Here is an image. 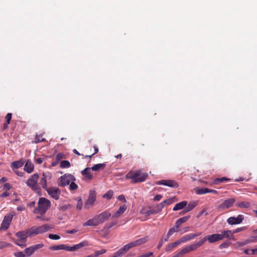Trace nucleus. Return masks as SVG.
I'll return each mask as SVG.
<instances>
[{
    "mask_svg": "<svg viewBox=\"0 0 257 257\" xmlns=\"http://www.w3.org/2000/svg\"><path fill=\"white\" fill-rule=\"evenodd\" d=\"M148 176V173L141 170L131 171L125 175V178L131 179L132 183H138L145 181Z\"/></svg>",
    "mask_w": 257,
    "mask_h": 257,
    "instance_id": "1",
    "label": "nucleus"
},
{
    "mask_svg": "<svg viewBox=\"0 0 257 257\" xmlns=\"http://www.w3.org/2000/svg\"><path fill=\"white\" fill-rule=\"evenodd\" d=\"M38 204V208L35 209V212L41 215L44 214L51 206L50 201L44 197L39 199Z\"/></svg>",
    "mask_w": 257,
    "mask_h": 257,
    "instance_id": "2",
    "label": "nucleus"
},
{
    "mask_svg": "<svg viewBox=\"0 0 257 257\" xmlns=\"http://www.w3.org/2000/svg\"><path fill=\"white\" fill-rule=\"evenodd\" d=\"M18 237L17 239H14L16 244L23 248L27 246V239L28 237V230L27 231H19L15 233Z\"/></svg>",
    "mask_w": 257,
    "mask_h": 257,
    "instance_id": "3",
    "label": "nucleus"
},
{
    "mask_svg": "<svg viewBox=\"0 0 257 257\" xmlns=\"http://www.w3.org/2000/svg\"><path fill=\"white\" fill-rule=\"evenodd\" d=\"M39 177L38 174L35 173L32 175L26 182L27 185L37 192H39L41 190L39 185L38 184Z\"/></svg>",
    "mask_w": 257,
    "mask_h": 257,
    "instance_id": "4",
    "label": "nucleus"
},
{
    "mask_svg": "<svg viewBox=\"0 0 257 257\" xmlns=\"http://www.w3.org/2000/svg\"><path fill=\"white\" fill-rule=\"evenodd\" d=\"M51 227L48 224H44L38 227H32L28 230L29 235H37L48 231Z\"/></svg>",
    "mask_w": 257,
    "mask_h": 257,
    "instance_id": "5",
    "label": "nucleus"
},
{
    "mask_svg": "<svg viewBox=\"0 0 257 257\" xmlns=\"http://www.w3.org/2000/svg\"><path fill=\"white\" fill-rule=\"evenodd\" d=\"M75 181L74 176L70 174H65L61 176L58 180V184L59 186L64 187L69 185L71 181Z\"/></svg>",
    "mask_w": 257,
    "mask_h": 257,
    "instance_id": "6",
    "label": "nucleus"
},
{
    "mask_svg": "<svg viewBox=\"0 0 257 257\" xmlns=\"http://www.w3.org/2000/svg\"><path fill=\"white\" fill-rule=\"evenodd\" d=\"M96 193L94 190H90L89 191V196L85 202L84 206V208L86 209H88L94 204L95 201H96Z\"/></svg>",
    "mask_w": 257,
    "mask_h": 257,
    "instance_id": "7",
    "label": "nucleus"
},
{
    "mask_svg": "<svg viewBox=\"0 0 257 257\" xmlns=\"http://www.w3.org/2000/svg\"><path fill=\"white\" fill-rule=\"evenodd\" d=\"M111 213L108 210H105L102 213L95 216L98 224H102L107 220L111 216Z\"/></svg>",
    "mask_w": 257,
    "mask_h": 257,
    "instance_id": "8",
    "label": "nucleus"
},
{
    "mask_svg": "<svg viewBox=\"0 0 257 257\" xmlns=\"http://www.w3.org/2000/svg\"><path fill=\"white\" fill-rule=\"evenodd\" d=\"M14 215V213H10L9 214H8L4 217V219L1 224L2 229L6 230L9 227Z\"/></svg>",
    "mask_w": 257,
    "mask_h": 257,
    "instance_id": "9",
    "label": "nucleus"
},
{
    "mask_svg": "<svg viewBox=\"0 0 257 257\" xmlns=\"http://www.w3.org/2000/svg\"><path fill=\"white\" fill-rule=\"evenodd\" d=\"M156 184L167 186L173 188H177L179 186L176 181L173 180H162L157 182Z\"/></svg>",
    "mask_w": 257,
    "mask_h": 257,
    "instance_id": "10",
    "label": "nucleus"
},
{
    "mask_svg": "<svg viewBox=\"0 0 257 257\" xmlns=\"http://www.w3.org/2000/svg\"><path fill=\"white\" fill-rule=\"evenodd\" d=\"M48 194L53 198L55 200H58L59 198V196L61 193L60 190L58 188L56 187H50L48 188L46 190Z\"/></svg>",
    "mask_w": 257,
    "mask_h": 257,
    "instance_id": "11",
    "label": "nucleus"
},
{
    "mask_svg": "<svg viewBox=\"0 0 257 257\" xmlns=\"http://www.w3.org/2000/svg\"><path fill=\"white\" fill-rule=\"evenodd\" d=\"M235 202V199L232 198L225 200L218 206V209L220 211L228 208L232 206Z\"/></svg>",
    "mask_w": 257,
    "mask_h": 257,
    "instance_id": "12",
    "label": "nucleus"
},
{
    "mask_svg": "<svg viewBox=\"0 0 257 257\" xmlns=\"http://www.w3.org/2000/svg\"><path fill=\"white\" fill-rule=\"evenodd\" d=\"M244 219L243 215H238L236 217H230L227 219V222L229 224L234 225L241 223Z\"/></svg>",
    "mask_w": 257,
    "mask_h": 257,
    "instance_id": "13",
    "label": "nucleus"
},
{
    "mask_svg": "<svg viewBox=\"0 0 257 257\" xmlns=\"http://www.w3.org/2000/svg\"><path fill=\"white\" fill-rule=\"evenodd\" d=\"M131 248L132 246L130 243L124 245L123 247L120 248L118 250L115 252L112 257H118L121 256L124 254Z\"/></svg>",
    "mask_w": 257,
    "mask_h": 257,
    "instance_id": "14",
    "label": "nucleus"
},
{
    "mask_svg": "<svg viewBox=\"0 0 257 257\" xmlns=\"http://www.w3.org/2000/svg\"><path fill=\"white\" fill-rule=\"evenodd\" d=\"M43 177H42L40 180L39 184L42 186V187L45 189L47 190L48 188H47V179H50L51 178V174L49 173L43 174Z\"/></svg>",
    "mask_w": 257,
    "mask_h": 257,
    "instance_id": "15",
    "label": "nucleus"
},
{
    "mask_svg": "<svg viewBox=\"0 0 257 257\" xmlns=\"http://www.w3.org/2000/svg\"><path fill=\"white\" fill-rule=\"evenodd\" d=\"M220 237H221V236L219 235V233L213 234L205 236L206 240H208L209 243H213L221 240Z\"/></svg>",
    "mask_w": 257,
    "mask_h": 257,
    "instance_id": "16",
    "label": "nucleus"
},
{
    "mask_svg": "<svg viewBox=\"0 0 257 257\" xmlns=\"http://www.w3.org/2000/svg\"><path fill=\"white\" fill-rule=\"evenodd\" d=\"M196 193L197 194H203L208 193H212L214 194H217L218 192L216 190L210 189L207 188L198 189L196 190Z\"/></svg>",
    "mask_w": 257,
    "mask_h": 257,
    "instance_id": "17",
    "label": "nucleus"
},
{
    "mask_svg": "<svg viewBox=\"0 0 257 257\" xmlns=\"http://www.w3.org/2000/svg\"><path fill=\"white\" fill-rule=\"evenodd\" d=\"M91 168H86L83 170L81 171L82 175L85 178L86 180H91L93 176L91 173Z\"/></svg>",
    "mask_w": 257,
    "mask_h": 257,
    "instance_id": "18",
    "label": "nucleus"
},
{
    "mask_svg": "<svg viewBox=\"0 0 257 257\" xmlns=\"http://www.w3.org/2000/svg\"><path fill=\"white\" fill-rule=\"evenodd\" d=\"M148 240V238L147 237H145L143 238H141L138 239L134 241L130 242V244L132 246V247L140 245L146 243Z\"/></svg>",
    "mask_w": 257,
    "mask_h": 257,
    "instance_id": "19",
    "label": "nucleus"
},
{
    "mask_svg": "<svg viewBox=\"0 0 257 257\" xmlns=\"http://www.w3.org/2000/svg\"><path fill=\"white\" fill-rule=\"evenodd\" d=\"M126 209V206L125 205L120 206L118 210L112 215V217L117 218L119 217L124 212Z\"/></svg>",
    "mask_w": 257,
    "mask_h": 257,
    "instance_id": "20",
    "label": "nucleus"
},
{
    "mask_svg": "<svg viewBox=\"0 0 257 257\" xmlns=\"http://www.w3.org/2000/svg\"><path fill=\"white\" fill-rule=\"evenodd\" d=\"M34 167L33 164L30 160H28L24 166V169L27 173H31L33 171Z\"/></svg>",
    "mask_w": 257,
    "mask_h": 257,
    "instance_id": "21",
    "label": "nucleus"
},
{
    "mask_svg": "<svg viewBox=\"0 0 257 257\" xmlns=\"http://www.w3.org/2000/svg\"><path fill=\"white\" fill-rule=\"evenodd\" d=\"M99 225L95 216L93 217L92 219H90L85 222L83 224L84 226H95Z\"/></svg>",
    "mask_w": 257,
    "mask_h": 257,
    "instance_id": "22",
    "label": "nucleus"
},
{
    "mask_svg": "<svg viewBox=\"0 0 257 257\" xmlns=\"http://www.w3.org/2000/svg\"><path fill=\"white\" fill-rule=\"evenodd\" d=\"M187 202L186 201H183L182 202H180L175 204L173 210L174 211H177L179 210H181V209L184 208L185 207H186L187 206Z\"/></svg>",
    "mask_w": 257,
    "mask_h": 257,
    "instance_id": "23",
    "label": "nucleus"
},
{
    "mask_svg": "<svg viewBox=\"0 0 257 257\" xmlns=\"http://www.w3.org/2000/svg\"><path fill=\"white\" fill-rule=\"evenodd\" d=\"M219 235L221 236V239H223L224 238H230L232 236V232L231 230H225L222 231Z\"/></svg>",
    "mask_w": 257,
    "mask_h": 257,
    "instance_id": "24",
    "label": "nucleus"
},
{
    "mask_svg": "<svg viewBox=\"0 0 257 257\" xmlns=\"http://www.w3.org/2000/svg\"><path fill=\"white\" fill-rule=\"evenodd\" d=\"M23 165H24V162H23V161H22L21 160L13 162L11 164V168L13 169H18V168H19L22 167L23 166Z\"/></svg>",
    "mask_w": 257,
    "mask_h": 257,
    "instance_id": "25",
    "label": "nucleus"
},
{
    "mask_svg": "<svg viewBox=\"0 0 257 257\" xmlns=\"http://www.w3.org/2000/svg\"><path fill=\"white\" fill-rule=\"evenodd\" d=\"M105 166H106V165L104 163L97 164L94 165L93 167H92L91 168V169L93 171H98L99 170L103 169L105 168Z\"/></svg>",
    "mask_w": 257,
    "mask_h": 257,
    "instance_id": "26",
    "label": "nucleus"
},
{
    "mask_svg": "<svg viewBox=\"0 0 257 257\" xmlns=\"http://www.w3.org/2000/svg\"><path fill=\"white\" fill-rule=\"evenodd\" d=\"M88 245L87 241H83L80 243L73 246V251L80 249V248Z\"/></svg>",
    "mask_w": 257,
    "mask_h": 257,
    "instance_id": "27",
    "label": "nucleus"
},
{
    "mask_svg": "<svg viewBox=\"0 0 257 257\" xmlns=\"http://www.w3.org/2000/svg\"><path fill=\"white\" fill-rule=\"evenodd\" d=\"M230 179L224 177L221 178H217L213 180L212 183L214 185H217L220 183L228 181Z\"/></svg>",
    "mask_w": 257,
    "mask_h": 257,
    "instance_id": "28",
    "label": "nucleus"
},
{
    "mask_svg": "<svg viewBox=\"0 0 257 257\" xmlns=\"http://www.w3.org/2000/svg\"><path fill=\"white\" fill-rule=\"evenodd\" d=\"M177 201V198L175 197H173L170 198L168 199H166L162 202L163 203V204H164V207H165V206L170 205L175 202H176Z\"/></svg>",
    "mask_w": 257,
    "mask_h": 257,
    "instance_id": "29",
    "label": "nucleus"
},
{
    "mask_svg": "<svg viewBox=\"0 0 257 257\" xmlns=\"http://www.w3.org/2000/svg\"><path fill=\"white\" fill-rule=\"evenodd\" d=\"M196 205L197 203L195 202H190L187 205V206L186 207L184 212H188L192 210Z\"/></svg>",
    "mask_w": 257,
    "mask_h": 257,
    "instance_id": "30",
    "label": "nucleus"
},
{
    "mask_svg": "<svg viewBox=\"0 0 257 257\" xmlns=\"http://www.w3.org/2000/svg\"><path fill=\"white\" fill-rule=\"evenodd\" d=\"M77 201L76 209L78 210H81L83 206V201L81 198H76L75 199Z\"/></svg>",
    "mask_w": 257,
    "mask_h": 257,
    "instance_id": "31",
    "label": "nucleus"
},
{
    "mask_svg": "<svg viewBox=\"0 0 257 257\" xmlns=\"http://www.w3.org/2000/svg\"><path fill=\"white\" fill-rule=\"evenodd\" d=\"M141 213L142 214H145L146 217H148L151 215L154 214H157L156 211L155 209H150L148 211H145V210H142L141 211Z\"/></svg>",
    "mask_w": 257,
    "mask_h": 257,
    "instance_id": "32",
    "label": "nucleus"
},
{
    "mask_svg": "<svg viewBox=\"0 0 257 257\" xmlns=\"http://www.w3.org/2000/svg\"><path fill=\"white\" fill-rule=\"evenodd\" d=\"M24 252L25 253L26 256H30L34 252V249L32 246H31L29 247L26 248L24 250Z\"/></svg>",
    "mask_w": 257,
    "mask_h": 257,
    "instance_id": "33",
    "label": "nucleus"
},
{
    "mask_svg": "<svg viewBox=\"0 0 257 257\" xmlns=\"http://www.w3.org/2000/svg\"><path fill=\"white\" fill-rule=\"evenodd\" d=\"M70 166V163L68 161L63 160L60 162V167L61 168H69Z\"/></svg>",
    "mask_w": 257,
    "mask_h": 257,
    "instance_id": "34",
    "label": "nucleus"
},
{
    "mask_svg": "<svg viewBox=\"0 0 257 257\" xmlns=\"http://www.w3.org/2000/svg\"><path fill=\"white\" fill-rule=\"evenodd\" d=\"M236 205L240 208H248L250 206V204L248 202L242 201L237 203Z\"/></svg>",
    "mask_w": 257,
    "mask_h": 257,
    "instance_id": "35",
    "label": "nucleus"
},
{
    "mask_svg": "<svg viewBox=\"0 0 257 257\" xmlns=\"http://www.w3.org/2000/svg\"><path fill=\"white\" fill-rule=\"evenodd\" d=\"M113 195V192L112 190H110L108 191L106 193L103 195V198H106L108 200L110 199Z\"/></svg>",
    "mask_w": 257,
    "mask_h": 257,
    "instance_id": "36",
    "label": "nucleus"
},
{
    "mask_svg": "<svg viewBox=\"0 0 257 257\" xmlns=\"http://www.w3.org/2000/svg\"><path fill=\"white\" fill-rule=\"evenodd\" d=\"M201 234V232H198V233H194V234L190 233V234L186 235V236H187L188 240H190L194 239V238H195L197 236L200 235Z\"/></svg>",
    "mask_w": 257,
    "mask_h": 257,
    "instance_id": "37",
    "label": "nucleus"
},
{
    "mask_svg": "<svg viewBox=\"0 0 257 257\" xmlns=\"http://www.w3.org/2000/svg\"><path fill=\"white\" fill-rule=\"evenodd\" d=\"M117 223V221H112L110 223H106L104 227V229L106 228L107 229H109L112 226L115 225Z\"/></svg>",
    "mask_w": 257,
    "mask_h": 257,
    "instance_id": "38",
    "label": "nucleus"
},
{
    "mask_svg": "<svg viewBox=\"0 0 257 257\" xmlns=\"http://www.w3.org/2000/svg\"><path fill=\"white\" fill-rule=\"evenodd\" d=\"M256 252H257V248H253L251 250L246 249L244 250V252L246 254H254L256 253Z\"/></svg>",
    "mask_w": 257,
    "mask_h": 257,
    "instance_id": "39",
    "label": "nucleus"
},
{
    "mask_svg": "<svg viewBox=\"0 0 257 257\" xmlns=\"http://www.w3.org/2000/svg\"><path fill=\"white\" fill-rule=\"evenodd\" d=\"M164 207V205L163 204V203L161 202L156 206V209L155 210L156 211V213H158L160 212Z\"/></svg>",
    "mask_w": 257,
    "mask_h": 257,
    "instance_id": "40",
    "label": "nucleus"
},
{
    "mask_svg": "<svg viewBox=\"0 0 257 257\" xmlns=\"http://www.w3.org/2000/svg\"><path fill=\"white\" fill-rule=\"evenodd\" d=\"M106 251L105 249H101L99 250H96L94 252V255H92L94 257H96L100 254H104Z\"/></svg>",
    "mask_w": 257,
    "mask_h": 257,
    "instance_id": "41",
    "label": "nucleus"
},
{
    "mask_svg": "<svg viewBox=\"0 0 257 257\" xmlns=\"http://www.w3.org/2000/svg\"><path fill=\"white\" fill-rule=\"evenodd\" d=\"M179 231V229H176L175 228H174V227L171 228L168 233H167V237H170L171 236L174 232H177V231Z\"/></svg>",
    "mask_w": 257,
    "mask_h": 257,
    "instance_id": "42",
    "label": "nucleus"
},
{
    "mask_svg": "<svg viewBox=\"0 0 257 257\" xmlns=\"http://www.w3.org/2000/svg\"><path fill=\"white\" fill-rule=\"evenodd\" d=\"M189 252V249L188 248V247L186 246L183 248H182L180 251H179V254L181 255V256L188 253Z\"/></svg>",
    "mask_w": 257,
    "mask_h": 257,
    "instance_id": "43",
    "label": "nucleus"
},
{
    "mask_svg": "<svg viewBox=\"0 0 257 257\" xmlns=\"http://www.w3.org/2000/svg\"><path fill=\"white\" fill-rule=\"evenodd\" d=\"M11 243H8L5 241H0V249H2L4 247L11 246Z\"/></svg>",
    "mask_w": 257,
    "mask_h": 257,
    "instance_id": "44",
    "label": "nucleus"
},
{
    "mask_svg": "<svg viewBox=\"0 0 257 257\" xmlns=\"http://www.w3.org/2000/svg\"><path fill=\"white\" fill-rule=\"evenodd\" d=\"M78 186L74 183V181H71L70 183L69 189L70 190H75L77 189Z\"/></svg>",
    "mask_w": 257,
    "mask_h": 257,
    "instance_id": "45",
    "label": "nucleus"
},
{
    "mask_svg": "<svg viewBox=\"0 0 257 257\" xmlns=\"http://www.w3.org/2000/svg\"><path fill=\"white\" fill-rule=\"evenodd\" d=\"M206 241V238L205 236L201 239L200 240L198 241L197 242L195 243V244L198 248L199 247L202 246L203 244Z\"/></svg>",
    "mask_w": 257,
    "mask_h": 257,
    "instance_id": "46",
    "label": "nucleus"
},
{
    "mask_svg": "<svg viewBox=\"0 0 257 257\" xmlns=\"http://www.w3.org/2000/svg\"><path fill=\"white\" fill-rule=\"evenodd\" d=\"M62 249L65 250L69 251H73V246H69L64 244H61Z\"/></svg>",
    "mask_w": 257,
    "mask_h": 257,
    "instance_id": "47",
    "label": "nucleus"
},
{
    "mask_svg": "<svg viewBox=\"0 0 257 257\" xmlns=\"http://www.w3.org/2000/svg\"><path fill=\"white\" fill-rule=\"evenodd\" d=\"M49 249L51 250H58L62 249L61 244L58 245L51 246L49 247Z\"/></svg>",
    "mask_w": 257,
    "mask_h": 257,
    "instance_id": "48",
    "label": "nucleus"
},
{
    "mask_svg": "<svg viewBox=\"0 0 257 257\" xmlns=\"http://www.w3.org/2000/svg\"><path fill=\"white\" fill-rule=\"evenodd\" d=\"M14 256L15 257H25V256H26L24 251V252L19 251V252H15V253H14Z\"/></svg>",
    "mask_w": 257,
    "mask_h": 257,
    "instance_id": "49",
    "label": "nucleus"
},
{
    "mask_svg": "<svg viewBox=\"0 0 257 257\" xmlns=\"http://www.w3.org/2000/svg\"><path fill=\"white\" fill-rule=\"evenodd\" d=\"M189 252L196 250L198 247L195 243L191 244L187 246Z\"/></svg>",
    "mask_w": 257,
    "mask_h": 257,
    "instance_id": "50",
    "label": "nucleus"
},
{
    "mask_svg": "<svg viewBox=\"0 0 257 257\" xmlns=\"http://www.w3.org/2000/svg\"><path fill=\"white\" fill-rule=\"evenodd\" d=\"M189 218H190V216H184V217H181V218L178 219V220L182 224L183 223L186 222L189 219Z\"/></svg>",
    "mask_w": 257,
    "mask_h": 257,
    "instance_id": "51",
    "label": "nucleus"
},
{
    "mask_svg": "<svg viewBox=\"0 0 257 257\" xmlns=\"http://www.w3.org/2000/svg\"><path fill=\"white\" fill-rule=\"evenodd\" d=\"M49 238L51 239L58 240L60 238V237L57 234H50L49 235Z\"/></svg>",
    "mask_w": 257,
    "mask_h": 257,
    "instance_id": "52",
    "label": "nucleus"
},
{
    "mask_svg": "<svg viewBox=\"0 0 257 257\" xmlns=\"http://www.w3.org/2000/svg\"><path fill=\"white\" fill-rule=\"evenodd\" d=\"M43 246H44L43 244L39 243V244H36L34 245H32V246L33 248L34 249V251H35L36 250L42 248V247H43Z\"/></svg>",
    "mask_w": 257,
    "mask_h": 257,
    "instance_id": "53",
    "label": "nucleus"
},
{
    "mask_svg": "<svg viewBox=\"0 0 257 257\" xmlns=\"http://www.w3.org/2000/svg\"><path fill=\"white\" fill-rule=\"evenodd\" d=\"M12 116V113H8L6 116V122L8 124H10Z\"/></svg>",
    "mask_w": 257,
    "mask_h": 257,
    "instance_id": "54",
    "label": "nucleus"
},
{
    "mask_svg": "<svg viewBox=\"0 0 257 257\" xmlns=\"http://www.w3.org/2000/svg\"><path fill=\"white\" fill-rule=\"evenodd\" d=\"M181 243V242L180 241L179 239L175 241L174 242L170 244L171 247H173L174 248L176 247L178 245H179Z\"/></svg>",
    "mask_w": 257,
    "mask_h": 257,
    "instance_id": "55",
    "label": "nucleus"
},
{
    "mask_svg": "<svg viewBox=\"0 0 257 257\" xmlns=\"http://www.w3.org/2000/svg\"><path fill=\"white\" fill-rule=\"evenodd\" d=\"M138 257H154L153 252H151L145 253V254L140 255Z\"/></svg>",
    "mask_w": 257,
    "mask_h": 257,
    "instance_id": "56",
    "label": "nucleus"
},
{
    "mask_svg": "<svg viewBox=\"0 0 257 257\" xmlns=\"http://www.w3.org/2000/svg\"><path fill=\"white\" fill-rule=\"evenodd\" d=\"M118 199L121 201H122L123 202H126V199L125 198V197L123 195H120L118 196Z\"/></svg>",
    "mask_w": 257,
    "mask_h": 257,
    "instance_id": "57",
    "label": "nucleus"
},
{
    "mask_svg": "<svg viewBox=\"0 0 257 257\" xmlns=\"http://www.w3.org/2000/svg\"><path fill=\"white\" fill-rule=\"evenodd\" d=\"M63 154H62V153H58L56 156V159L57 161H59L61 159H62L63 158Z\"/></svg>",
    "mask_w": 257,
    "mask_h": 257,
    "instance_id": "58",
    "label": "nucleus"
},
{
    "mask_svg": "<svg viewBox=\"0 0 257 257\" xmlns=\"http://www.w3.org/2000/svg\"><path fill=\"white\" fill-rule=\"evenodd\" d=\"M181 225V223L180 222V221H179V220H177L176 222H175V225L173 226L174 228H175L176 229H178L179 227H180V226Z\"/></svg>",
    "mask_w": 257,
    "mask_h": 257,
    "instance_id": "59",
    "label": "nucleus"
},
{
    "mask_svg": "<svg viewBox=\"0 0 257 257\" xmlns=\"http://www.w3.org/2000/svg\"><path fill=\"white\" fill-rule=\"evenodd\" d=\"M45 140V139H41L40 138H39L38 136H37L35 139V142L36 143H39V142H43Z\"/></svg>",
    "mask_w": 257,
    "mask_h": 257,
    "instance_id": "60",
    "label": "nucleus"
},
{
    "mask_svg": "<svg viewBox=\"0 0 257 257\" xmlns=\"http://www.w3.org/2000/svg\"><path fill=\"white\" fill-rule=\"evenodd\" d=\"M162 198V196L161 195L158 194V195H156L154 197L153 200L154 201H160L161 199Z\"/></svg>",
    "mask_w": 257,
    "mask_h": 257,
    "instance_id": "61",
    "label": "nucleus"
},
{
    "mask_svg": "<svg viewBox=\"0 0 257 257\" xmlns=\"http://www.w3.org/2000/svg\"><path fill=\"white\" fill-rule=\"evenodd\" d=\"M66 233H69V234H72L75 233L77 232V230L76 229H73L72 230H66Z\"/></svg>",
    "mask_w": 257,
    "mask_h": 257,
    "instance_id": "62",
    "label": "nucleus"
},
{
    "mask_svg": "<svg viewBox=\"0 0 257 257\" xmlns=\"http://www.w3.org/2000/svg\"><path fill=\"white\" fill-rule=\"evenodd\" d=\"M228 246V243L227 242H223L219 245L220 248H226Z\"/></svg>",
    "mask_w": 257,
    "mask_h": 257,
    "instance_id": "63",
    "label": "nucleus"
},
{
    "mask_svg": "<svg viewBox=\"0 0 257 257\" xmlns=\"http://www.w3.org/2000/svg\"><path fill=\"white\" fill-rule=\"evenodd\" d=\"M179 240L181 242V243L188 241L186 235H185V236H183L182 237H181L179 239Z\"/></svg>",
    "mask_w": 257,
    "mask_h": 257,
    "instance_id": "64",
    "label": "nucleus"
}]
</instances>
